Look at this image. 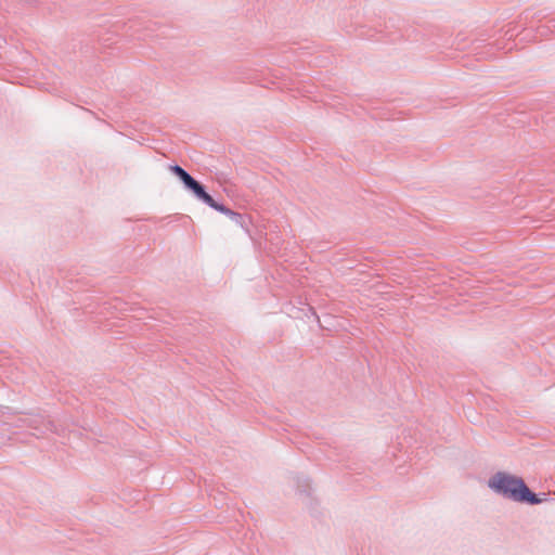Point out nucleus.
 Segmentation results:
<instances>
[{"mask_svg":"<svg viewBox=\"0 0 555 555\" xmlns=\"http://www.w3.org/2000/svg\"><path fill=\"white\" fill-rule=\"evenodd\" d=\"M488 487L498 495L517 503L538 505L546 501V493H534L521 477L506 472H496L488 479Z\"/></svg>","mask_w":555,"mask_h":555,"instance_id":"obj_1","label":"nucleus"},{"mask_svg":"<svg viewBox=\"0 0 555 555\" xmlns=\"http://www.w3.org/2000/svg\"><path fill=\"white\" fill-rule=\"evenodd\" d=\"M169 170L182 182L183 186L190 191L198 201L206 204L211 196L203 183L192 177L184 168L178 164L169 166Z\"/></svg>","mask_w":555,"mask_h":555,"instance_id":"obj_2","label":"nucleus"},{"mask_svg":"<svg viewBox=\"0 0 555 555\" xmlns=\"http://www.w3.org/2000/svg\"><path fill=\"white\" fill-rule=\"evenodd\" d=\"M206 205L209 206L210 208L219 211L220 214L228 216L237 225H240L244 230L248 231V225L250 223V219L247 215H243V214H240V212H236V211L230 209L224 204L215 201L212 196L209 197V199L206 202Z\"/></svg>","mask_w":555,"mask_h":555,"instance_id":"obj_3","label":"nucleus"},{"mask_svg":"<svg viewBox=\"0 0 555 555\" xmlns=\"http://www.w3.org/2000/svg\"><path fill=\"white\" fill-rule=\"evenodd\" d=\"M28 426L33 427L34 429L38 430L41 434H44L46 431H53V423L51 421H47L41 415H36L28 418Z\"/></svg>","mask_w":555,"mask_h":555,"instance_id":"obj_4","label":"nucleus"},{"mask_svg":"<svg viewBox=\"0 0 555 555\" xmlns=\"http://www.w3.org/2000/svg\"><path fill=\"white\" fill-rule=\"evenodd\" d=\"M295 481L298 493L307 498H310L312 490L310 479L305 476H296Z\"/></svg>","mask_w":555,"mask_h":555,"instance_id":"obj_5","label":"nucleus"}]
</instances>
